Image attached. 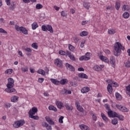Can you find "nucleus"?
Returning a JSON list of instances; mask_svg holds the SVG:
<instances>
[{
	"label": "nucleus",
	"instance_id": "obj_1",
	"mask_svg": "<svg viewBox=\"0 0 130 130\" xmlns=\"http://www.w3.org/2000/svg\"><path fill=\"white\" fill-rule=\"evenodd\" d=\"M125 48L119 42H116L114 45V55L115 56H119L121 51H124Z\"/></svg>",
	"mask_w": 130,
	"mask_h": 130
},
{
	"label": "nucleus",
	"instance_id": "obj_2",
	"mask_svg": "<svg viewBox=\"0 0 130 130\" xmlns=\"http://www.w3.org/2000/svg\"><path fill=\"white\" fill-rule=\"evenodd\" d=\"M8 83L6 85L7 88L5 89V92L7 93H17L16 89L13 88L14 87V79L12 78H9L8 79Z\"/></svg>",
	"mask_w": 130,
	"mask_h": 130
},
{
	"label": "nucleus",
	"instance_id": "obj_3",
	"mask_svg": "<svg viewBox=\"0 0 130 130\" xmlns=\"http://www.w3.org/2000/svg\"><path fill=\"white\" fill-rule=\"evenodd\" d=\"M15 29L16 30V31H18V32H22L23 34L24 35H28V30L26 29V28L23 27V26H19V25L16 24L15 25Z\"/></svg>",
	"mask_w": 130,
	"mask_h": 130
},
{
	"label": "nucleus",
	"instance_id": "obj_4",
	"mask_svg": "<svg viewBox=\"0 0 130 130\" xmlns=\"http://www.w3.org/2000/svg\"><path fill=\"white\" fill-rule=\"evenodd\" d=\"M41 28L42 31H48L49 32H50V33H53V28H52V26L51 25H43Z\"/></svg>",
	"mask_w": 130,
	"mask_h": 130
},
{
	"label": "nucleus",
	"instance_id": "obj_5",
	"mask_svg": "<svg viewBox=\"0 0 130 130\" xmlns=\"http://www.w3.org/2000/svg\"><path fill=\"white\" fill-rule=\"evenodd\" d=\"M54 63L57 68L59 69H62L63 68V63L62 60L60 59L59 58H57L54 60Z\"/></svg>",
	"mask_w": 130,
	"mask_h": 130
},
{
	"label": "nucleus",
	"instance_id": "obj_6",
	"mask_svg": "<svg viewBox=\"0 0 130 130\" xmlns=\"http://www.w3.org/2000/svg\"><path fill=\"white\" fill-rule=\"evenodd\" d=\"M25 124V121L24 120H20L14 122V123L13 124V126L15 128H18L20 127V126H23Z\"/></svg>",
	"mask_w": 130,
	"mask_h": 130
},
{
	"label": "nucleus",
	"instance_id": "obj_7",
	"mask_svg": "<svg viewBox=\"0 0 130 130\" xmlns=\"http://www.w3.org/2000/svg\"><path fill=\"white\" fill-rule=\"evenodd\" d=\"M90 54H91V53L90 52H87L85 55H82L81 57H79V59L81 61H83V60H90Z\"/></svg>",
	"mask_w": 130,
	"mask_h": 130
},
{
	"label": "nucleus",
	"instance_id": "obj_8",
	"mask_svg": "<svg viewBox=\"0 0 130 130\" xmlns=\"http://www.w3.org/2000/svg\"><path fill=\"white\" fill-rule=\"evenodd\" d=\"M116 107L117 108L119 111L121 112H128V109L125 107H123L122 105L117 104L116 105Z\"/></svg>",
	"mask_w": 130,
	"mask_h": 130
},
{
	"label": "nucleus",
	"instance_id": "obj_9",
	"mask_svg": "<svg viewBox=\"0 0 130 130\" xmlns=\"http://www.w3.org/2000/svg\"><path fill=\"white\" fill-rule=\"evenodd\" d=\"M115 57L114 56H111L110 57V63L112 68L115 69Z\"/></svg>",
	"mask_w": 130,
	"mask_h": 130
},
{
	"label": "nucleus",
	"instance_id": "obj_10",
	"mask_svg": "<svg viewBox=\"0 0 130 130\" xmlns=\"http://www.w3.org/2000/svg\"><path fill=\"white\" fill-rule=\"evenodd\" d=\"M38 112V109H37V108L35 107H34L28 112V115L29 116L30 115H35V114L37 113Z\"/></svg>",
	"mask_w": 130,
	"mask_h": 130
},
{
	"label": "nucleus",
	"instance_id": "obj_11",
	"mask_svg": "<svg viewBox=\"0 0 130 130\" xmlns=\"http://www.w3.org/2000/svg\"><path fill=\"white\" fill-rule=\"evenodd\" d=\"M75 105L78 111H80V112H84V109L83 108V107L80 105V103L79 102H76Z\"/></svg>",
	"mask_w": 130,
	"mask_h": 130
},
{
	"label": "nucleus",
	"instance_id": "obj_12",
	"mask_svg": "<svg viewBox=\"0 0 130 130\" xmlns=\"http://www.w3.org/2000/svg\"><path fill=\"white\" fill-rule=\"evenodd\" d=\"M107 113L109 117H116V115H117V113L113 112L111 110L108 111Z\"/></svg>",
	"mask_w": 130,
	"mask_h": 130
},
{
	"label": "nucleus",
	"instance_id": "obj_13",
	"mask_svg": "<svg viewBox=\"0 0 130 130\" xmlns=\"http://www.w3.org/2000/svg\"><path fill=\"white\" fill-rule=\"evenodd\" d=\"M55 104L57 106V107L59 108V109H61L62 108H63V107H64V106L63 105V103H62L61 101H56L55 102Z\"/></svg>",
	"mask_w": 130,
	"mask_h": 130
},
{
	"label": "nucleus",
	"instance_id": "obj_14",
	"mask_svg": "<svg viewBox=\"0 0 130 130\" xmlns=\"http://www.w3.org/2000/svg\"><path fill=\"white\" fill-rule=\"evenodd\" d=\"M100 59H101L102 61H104L106 63H109V59L106 56L101 55L99 56Z\"/></svg>",
	"mask_w": 130,
	"mask_h": 130
},
{
	"label": "nucleus",
	"instance_id": "obj_15",
	"mask_svg": "<svg viewBox=\"0 0 130 130\" xmlns=\"http://www.w3.org/2000/svg\"><path fill=\"white\" fill-rule=\"evenodd\" d=\"M65 66L67 69L69 70V71H71V72H75V67H74V66L72 65H71L69 63H66Z\"/></svg>",
	"mask_w": 130,
	"mask_h": 130
},
{
	"label": "nucleus",
	"instance_id": "obj_16",
	"mask_svg": "<svg viewBox=\"0 0 130 130\" xmlns=\"http://www.w3.org/2000/svg\"><path fill=\"white\" fill-rule=\"evenodd\" d=\"M89 91H90V88L87 86L83 87L81 90V92L82 94L88 93Z\"/></svg>",
	"mask_w": 130,
	"mask_h": 130
},
{
	"label": "nucleus",
	"instance_id": "obj_17",
	"mask_svg": "<svg viewBox=\"0 0 130 130\" xmlns=\"http://www.w3.org/2000/svg\"><path fill=\"white\" fill-rule=\"evenodd\" d=\"M45 119L47 122H48L49 124H51L52 125H54V122L52 120V119L50 118V117L46 116L45 117Z\"/></svg>",
	"mask_w": 130,
	"mask_h": 130
},
{
	"label": "nucleus",
	"instance_id": "obj_18",
	"mask_svg": "<svg viewBox=\"0 0 130 130\" xmlns=\"http://www.w3.org/2000/svg\"><path fill=\"white\" fill-rule=\"evenodd\" d=\"M107 83L108 84H111L112 85H114L113 87H118L119 85H118V83H117L116 82H114L110 79H109L107 81Z\"/></svg>",
	"mask_w": 130,
	"mask_h": 130
},
{
	"label": "nucleus",
	"instance_id": "obj_19",
	"mask_svg": "<svg viewBox=\"0 0 130 130\" xmlns=\"http://www.w3.org/2000/svg\"><path fill=\"white\" fill-rule=\"evenodd\" d=\"M43 126L46 127L47 130H52V127H51V125H48V124L46 122H44L43 123Z\"/></svg>",
	"mask_w": 130,
	"mask_h": 130
},
{
	"label": "nucleus",
	"instance_id": "obj_20",
	"mask_svg": "<svg viewBox=\"0 0 130 130\" xmlns=\"http://www.w3.org/2000/svg\"><path fill=\"white\" fill-rule=\"evenodd\" d=\"M24 50L27 52L26 53V55L27 56H30L31 55V52H32V49H31V48L26 47L24 49Z\"/></svg>",
	"mask_w": 130,
	"mask_h": 130
},
{
	"label": "nucleus",
	"instance_id": "obj_21",
	"mask_svg": "<svg viewBox=\"0 0 130 130\" xmlns=\"http://www.w3.org/2000/svg\"><path fill=\"white\" fill-rule=\"evenodd\" d=\"M78 77L79 78H81V79H88V75H87V74L83 73H79Z\"/></svg>",
	"mask_w": 130,
	"mask_h": 130
},
{
	"label": "nucleus",
	"instance_id": "obj_22",
	"mask_svg": "<svg viewBox=\"0 0 130 130\" xmlns=\"http://www.w3.org/2000/svg\"><path fill=\"white\" fill-rule=\"evenodd\" d=\"M67 53L69 57H70V59H71V60H73V61H75L76 60V58L75 57V56L72 54L71 52H70L69 51H67Z\"/></svg>",
	"mask_w": 130,
	"mask_h": 130
},
{
	"label": "nucleus",
	"instance_id": "obj_23",
	"mask_svg": "<svg viewBox=\"0 0 130 130\" xmlns=\"http://www.w3.org/2000/svg\"><path fill=\"white\" fill-rule=\"evenodd\" d=\"M14 73V70L12 69H7L5 71V75H12Z\"/></svg>",
	"mask_w": 130,
	"mask_h": 130
},
{
	"label": "nucleus",
	"instance_id": "obj_24",
	"mask_svg": "<svg viewBox=\"0 0 130 130\" xmlns=\"http://www.w3.org/2000/svg\"><path fill=\"white\" fill-rule=\"evenodd\" d=\"M101 117L102 118V119L104 121H105L106 122H108L109 120L108 119V118L106 117V115H105L104 113H101Z\"/></svg>",
	"mask_w": 130,
	"mask_h": 130
},
{
	"label": "nucleus",
	"instance_id": "obj_25",
	"mask_svg": "<svg viewBox=\"0 0 130 130\" xmlns=\"http://www.w3.org/2000/svg\"><path fill=\"white\" fill-rule=\"evenodd\" d=\"M112 85L111 83H109L107 86V90L110 94H112Z\"/></svg>",
	"mask_w": 130,
	"mask_h": 130
},
{
	"label": "nucleus",
	"instance_id": "obj_26",
	"mask_svg": "<svg viewBox=\"0 0 130 130\" xmlns=\"http://www.w3.org/2000/svg\"><path fill=\"white\" fill-rule=\"evenodd\" d=\"M50 81L54 85H59L60 84V82L55 79L51 78L50 79Z\"/></svg>",
	"mask_w": 130,
	"mask_h": 130
},
{
	"label": "nucleus",
	"instance_id": "obj_27",
	"mask_svg": "<svg viewBox=\"0 0 130 130\" xmlns=\"http://www.w3.org/2000/svg\"><path fill=\"white\" fill-rule=\"evenodd\" d=\"M18 100H19V96L16 95L13 96L11 98V102L16 103L17 102V101H18Z\"/></svg>",
	"mask_w": 130,
	"mask_h": 130
},
{
	"label": "nucleus",
	"instance_id": "obj_28",
	"mask_svg": "<svg viewBox=\"0 0 130 130\" xmlns=\"http://www.w3.org/2000/svg\"><path fill=\"white\" fill-rule=\"evenodd\" d=\"M64 106L65 107H66L67 110L70 111H72V110H73V109H74V108H73V106H70L69 103H65Z\"/></svg>",
	"mask_w": 130,
	"mask_h": 130
},
{
	"label": "nucleus",
	"instance_id": "obj_29",
	"mask_svg": "<svg viewBox=\"0 0 130 130\" xmlns=\"http://www.w3.org/2000/svg\"><path fill=\"white\" fill-rule=\"evenodd\" d=\"M79 127H80L81 129L82 130H90V128L84 124H81L79 125Z\"/></svg>",
	"mask_w": 130,
	"mask_h": 130
},
{
	"label": "nucleus",
	"instance_id": "obj_30",
	"mask_svg": "<svg viewBox=\"0 0 130 130\" xmlns=\"http://www.w3.org/2000/svg\"><path fill=\"white\" fill-rule=\"evenodd\" d=\"M89 34V32L86 31H83L80 33V36L81 37H85L86 36H87V35Z\"/></svg>",
	"mask_w": 130,
	"mask_h": 130
},
{
	"label": "nucleus",
	"instance_id": "obj_31",
	"mask_svg": "<svg viewBox=\"0 0 130 130\" xmlns=\"http://www.w3.org/2000/svg\"><path fill=\"white\" fill-rule=\"evenodd\" d=\"M31 28L33 30H36L37 28H38V23L36 22H34L32 24H31Z\"/></svg>",
	"mask_w": 130,
	"mask_h": 130
},
{
	"label": "nucleus",
	"instance_id": "obj_32",
	"mask_svg": "<svg viewBox=\"0 0 130 130\" xmlns=\"http://www.w3.org/2000/svg\"><path fill=\"white\" fill-rule=\"evenodd\" d=\"M115 8L117 11L120 9V2L119 1H117L115 3Z\"/></svg>",
	"mask_w": 130,
	"mask_h": 130
},
{
	"label": "nucleus",
	"instance_id": "obj_33",
	"mask_svg": "<svg viewBox=\"0 0 130 130\" xmlns=\"http://www.w3.org/2000/svg\"><path fill=\"white\" fill-rule=\"evenodd\" d=\"M108 33L110 35H112V34H115V33H116V31H115V29L113 28H110L108 30Z\"/></svg>",
	"mask_w": 130,
	"mask_h": 130
},
{
	"label": "nucleus",
	"instance_id": "obj_34",
	"mask_svg": "<svg viewBox=\"0 0 130 130\" xmlns=\"http://www.w3.org/2000/svg\"><path fill=\"white\" fill-rule=\"evenodd\" d=\"M83 6L86 10H89L91 7V4L89 3L85 2L83 4Z\"/></svg>",
	"mask_w": 130,
	"mask_h": 130
},
{
	"label": "nucleus",
	"instance_id": "obj_35",
	"mask_svg": "<svg viewBox=\"0 0 130 130\" xmlns=\"http://www.w3.org/2000/svg\"><path fill=\"white\" fill-rule=\"evenodd\" d=\"M49 110H51L52 111H54L55 112H56L57 111V109L53 106H50L48 107Z\"/></svg>",
	"mask_w": 130,
	"mask_h": 130
},
{
	"label": "nucleus",
	"instance_id": "obj_36",
	"mask_svg": "<svg viewBox=\"0 0 130 130\" xmlns=\"http://www.w3.org/2000/svg\"><path fill=\"white\" fill-rule=\"evenodd\" d=\"M37 73L42 76H45V71L42 69H39L37 71Z\"/></svg>",
	"mask_w": 130,
	"mask_h": 130
},
{
	"label": "nucleus",
	"instance_id": "obj_37",
	"mask_svg": "<svg viewBox=\"0 0 130 130\" xmlns=\"http://www.w3.org/2000/svg\"><path fill=\"white\" fill-rule=\"evenodd\" d=\"M94 71H96V72H100L101 70V68L98 65H95L93 67Z\"/></svg>",
	"mask_w": 130,
	"mask_h": 130
},
{
	"label": "nucleus",
	"instance_id": "obj_38",
	"mask_svg": "<svg viewBox=\"0 0 130 130\" xmlns=\"http://www.w3.org/2000/svg\"><path fill=\"white\" fill-rule=\"evenodd\" d=\"M122 17L124 19H128V18H129V13L128 12H124L122 15Z\"/></svg>",
	"mask_w": 130,
	"mask_h": 130
},
{
	"label": "nucleus",
	"instance_id": "obj_39",
	"mask_svg": "<svg viewBox=\"0 0 130 130\" xmlns=\"http://www.w3.org/2000/svg\"><path fill=\"white\" fill-rule=\"evenodd\" d=\"M115 96L117 100H121V99H122V98L121 97V95H120V94H119V93L118 92H116L115 93Z\"/></svg>",
	"mask_w": 130,
	"mask_h": 130
},
{
	"label": "nucleus",
	"instance_id": "obj_40",
	"mask_svg": "<svg viewBox=\"0 0 130 130\" xmlns=\"http://www.w3.org/2000/svg\"><path fill=\"white\" fill-rule=\"evenodd\" d=\"M68 79H63L60 80V84H61V85H66V84H67V83H68Z\"/></svg>",
	"mask_w": 130,
	"mask_h": 130
},
{
	"label": "nucleus",
	"instance_id": "obj_41",
	"mask_svg": "<svg viewBox=\"0 0 130 130\" xmlns=\"http://www.w3.org/2000/svg\"><path fill=\"white\" fill-rule=\"evenodd\" d=\"M29 118H32L35 120H38V119H39V117L38 116H34V115H31L30 116H29Z\"/></svg>",
	"mask_w": 130,
	"mask_h": 130
},
{
	"label": "nucleus",
	"instance_id": "obj_42",
	"mask_svg": "<svg viewBox=\"0 0 130 130\" xmlns=\"http://www.w3.org/2000/svg\"><path fill=\"white\" fill-rule=\"evenodd\" d=\"M31 47H32L34 49H38V44L37 43H33L31 44Z\"/></svg>",
	"mask_w": 130,
	"mask_h": 130
},
{
	"label": "nucleus",
	"instance_id": "obj_43",
	"mask_svg": "<svg viewBox=\"0 0 130 130\" xmlns=\"http://www.w3.org/2000/svg\"><path fill=\"white\" fill-rule=\"evenodd\" d=\"M76 48L74 47V46L72 45L71 44L69 45V49L70 51H75V49Z\"/></svg>",
	"mask_w": 130,
	"mask_h": 130
},
{
	"label": "nucleus",
	"instance_id": "obj_44",
	"mask_svg": "<svg viewBox=\"0 0 130 130\" xmlns=\"http://www.w3.org/2000/svg\"><path fill=\"white\" fill-rule=\"evenodd\" d=\"M43 8V6L40 4H38L36 6V9L37 10H41V9H42Z\"/></svg>",
	"mask_w": 130,
	"mask_h": 130
},
{
	"label": "nucleus",
	"instance_id": "obj_45",
	"mask_svg": "<svg viewBox=\"0 0 130 130\" xmlns=\"http://www.w3.org/2000/svg\"><path fill=\"white\" fill-rule=\"evenodd\" d=\"M116 117H117L118 118H119V119L120 120H122V121H123V118H124V117H123V115H119L117 113V115H116Z\"/></svg>",
	"mask_w": 130,
	"mask_h": 130
},
{
	"label": "nucleus",
	"instance_id": "obj_46",
	"mask_svg": "<svg viewBox=\"0 0 130 130\" xmlns=\"http://www.w3.org/2000/svg\"><path fill=\"white\" fill-rule=\"evenodd\" d=\"M103 51L104 52H105V53H106V54H107V55H109V54L111 53V52L110 51V50H109L108 49H104Z\"/></svg>",
	"mask_w": 130,
	"mask_h": 130
},
{
	"label": "nucleus",
	"instance_id": "obj_47",
	"mask_svg": "<svg viewBox=\"0 0 130 130\" xmlns=\"http://www.w3.org/2000/svg\"><path fill=\"white\" fill-rule=\"evenodd\" d=\"M63 94H72V91L70 90H68V89H63Z\"/></svg>",
	"mask_w": 130,
	"mask_h": 130
},
{
	"label": "nucleus",
	"instance_id": "obj_48",
	"mask_svg": "<svg viewBox=\"0 0 130 130\" xmlns=\"http://www.w3.org/2000/svg\"><path fill=\"white\" fill-rule=\"evenodd\" d=\"M111 122L114 125H116V124L118 123V121L117 120V119H114L112 120Z\"/></svg>",
	"mask_w": 130,
	"mask_h": 130
},
{
	"label": "nucleus",
	"instance_id": "obj_49",
	"mask_svg": "<svg viewBox=\"0 0 130 130\" xmlns=\"http://www.w3.org/2000/svg\"><path fill=\"white\" fill-rule=\"evenodd\" d=\"M126 93L127 95H129L130 97V85H129L128 86L126 87Z\"/></svg>",
	"mask_w": 130,
	"mask_h": 130
},
{
	"label": "nucleus",
	"instance_id": "obj_50",
	"mask_svg": "<svg viewBox=\"0 0 130 130\" xmlns=\"http://www.w3.org/2000/svg\"><path fill=\"white\" fill-rule=\"evenodd\" d=\"M21 71L24 72H28V67L26 66L25 67H22L21 68Z\"/></svg>",
	"mask_w": 130,
	"mask_h": 130
},
{
	"label": "nucleus",
	"instance_id": "obj_51",
	"mask_svg": "<svg viewBox=\"0 0 130 130\" xmlns=\"http://www.w3.org/2000/svg\"><path fill=\"white\" fill-rule=\"evenodd\" d=\"M105 107L107 110H108V111L111 110V109H110V106L107 104H105Z\"/></svg>",
	"mask_w": 130,
	"mask_h": 130
},
{
	"label": "nucleus",
	"instance_id": "obj_52",
	"mask_svg": "<svg viewBox=\"0 0 130 130\" xmlns=\"http://www.w3.org/2000/svg\"><path fill=\"white\" fill-rule=\"evenodd\" d=\"M125 66L126 68H130V60H127L125 62Z\"/></svg>",
	"mask_w": 130,
	"mask_h": 130
},
{
	"label": "nucleus",
	"instance_id": "obj_53",
	"mask_svg": "<svg viewBox=\"0 0 130 130\" xmlns=\"http://www.w3.org/2000/svg\"><path fill=\"white\" fill-rule=\"evenodd\" d=\"M85 43H86V40H83L81 41V43L80 44V47L81 48H83V47H84Z\"/></svg>",
	"mask_w": 130,
	"mask_h": 130
},
{
	"label": "nucleus",
	"instance_id": "obj_54",
	"mask_svg": "<svg viewBox=\"0 0 130 130\" xmlns=\"http://www.w3.org/2000/svg\"><path fill=\"white\" fill-rule=\"evenodd\" d=\"M59 54H60V55H66V54H67V53H66V52H64V51L60 50L59 51Z\"/></svg>",
	"mask_w": 130,
	"mask_h": 130
},
{
	"label": "nucleus",
	"instance_id": "obj_55",
	"mask_svg": "<svg viewBox=\"0 0 130 130\" xmlns=\"http://www.w3.org/2000/svg\"><path fill=\"white\" fill-rule=\"evenodd\" d=\"M63 116H61L59 118V122L60 123H63Z\"/></svg>",
	"mask_w": 130,
	"mask_h": 130
},
{
	"label": "nucleus",
	"instance_id": "obj_56",
	"mask_svg": "<svg viewBox=\"0 0 130 130\" xmlns=\"http://www.w3.org/2000/svg\"><path fill=\"white\" fill-rule=\"evenodd\" d=\"M0 33H5V34H8L7 31L5 30V29L2 28H0Z\"/></svg>",
	"mask_w": 130,
	"mask_h": 130
},
{
	"label": "nucleus",
	"instance_id": "obj_57",
	"mask_svg": "<svg viewBox=\"0 0 130 130\" xmlns=\"http://www.w3.org/2000/svg\"><path fill=\"white\" fill-rule=\"evenodd\" d=\"M88 23H89V20L83 21L81 22V25H86V24H88Z\"/></svg>",
	"mask_w": 130,
	"mask_h": 130
},
{
	"label": "nucleus",
	"instance_id": "obj_58",
	"mask_svg": "<svg viewBox=\"0 0 130 130\" xmlns=\"http://www.w3.org/2000/svg\"><path fill=\"white\" fill-rule=\"evenodd\" d=\"M61 16H62V17H66L67 14L66 12H64V11H62L61 12Z\"/></svg>",
	"mask_w": 130,
	"mask_h": 130
},
{
	"label": "nucleus",
	"instance_id": "obj_59",
	"mask_svg": "<svg viewBox=\"0 0 130 130\" xmlns=\"http://www.w3.org/2000/svg\"><path fill=\"white\" fill-rule=\"evenodd\" d=\"M5 2L7 6H11V0H6Z\"/></svg>",
	"mask_w": 130,
	"mask_h": 130
},
{
	"label": "nucleus",
	"instance_id": "obj_60",
	"mask_svg": "<svg viewBox=\"0 0 130 130\" xmlns=\"http://www.w3.org/2000/svg\"><path fill=\"white\" fill-rule=\"evenodd\" d=\"M44 81V78H40L38 79L39 83H43Z\"/></svg>",
	"mask_w": 130,
	"mask_h": 130
},
{
	"label": "nucleus",
	"instance_id": "obj_61",
	"mask_svg": "<svg viewBox=\"0 0 130 130\" xmlns=\"http://www.w3.org/2000/svg\"><path fill=\"white\" fill-rule=\"evenodd\" d=\"M78 72H84V71H85V69H84V68L82 67H80L78 69Z\"/></svg>",
	"mask_w": 130,
	"mask_h": 130
},
{
	"label": "nucleus",
	"instance_id": "obj_62",
	"mask_svg": "<svg viewBox=\"0 0 130 130\" xmlns=\"http://www.w3.org/2000/svg\"><path fill=\"white\" fill-rule=\"evenodd\" d=\"M127 7V6L124 5L122 8V11H126V7Z\"/></svg>",
	"mask_w": 130,
	"mask_h": 130
},
{
	"label": "nucleus",
	"instance_id": "obj_63",
	"mask_svg": "<svg viewBox=\"0 0 130 130\" xmlns=\"http://www.w3.org/2000/svg\"><path fill=\"white\" fill-rule=\"evenodd\" d=\"M92 118H93V120H94V121H96V120H97V116H96L95 114L92 115Z\"/></svg>",
	"mask_w": 130,
	"mask_h": 130
},
{
	"label": "nucleus",
	"instance_id": "obj_64",
	"mask_svg": "<svg viewBox=\"0 0 130 130\" xmlns=\"http://www.w3.org/2000/svg\"><path fill=\"white\" fill-rule=\"evenodd\" d=\"M10 8L11 10H14L15 9V5L14 4V3H13V5H11Z\"/></svg>",
	"mask_w": 130,
	"mask_h": 130
}]
</instances>
